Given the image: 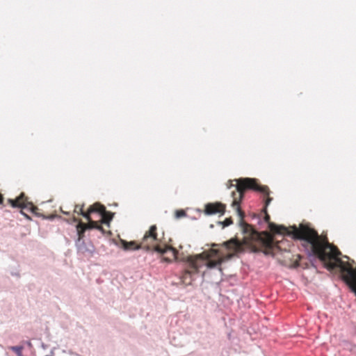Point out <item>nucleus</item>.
Instances as JSON below:
<instances>
[{"label": "nucleus", "mask_w": 356, "mask_h": 356, "mask_svg": "<svg viewBox=\"0 0 356 356\" xmlns=\"http://www.w3.org/2000/svg\"><path fill=\"white\" fill-rule=\"evenodd\" d=\"M186 216V213L183 209L176 210L175 213V216L176 218H181L185 217Z\"/></svg>", "instance_id": "4468645a"}, {"label": "nucleus", "mask_w": 356, "mask_h": 356, "mask_svg": "<svg viewBox=\"0 0 356 356\" xmlns=\"http://www.w3.org/2000/svg\"><path fill=\"white\" fill-rule=\"evenodd\" d=\"M227 188L229 189L234 188V190L232 191V197L233 198L232 207L235 209L238 215L241 216L242 218L245 214L241 209V202L246 191L252 190L261 193L266 196L263 212H266L268 206L273 200V198L269 196V188L267 186L260 185L257 179L254 178L246 177L229 180L227 184Z\"/></svg>", "instance_id": "f03ea898"}, {"label": "nucleus", "mask_w": 356, "mask_h": 356, "mask_svg": "<svg viewBox=\"0 0 356 356\" xmlns=\"http://www.w3.org/2000/svg\"><path fill=\"white\" fill-rule=\"evenodd\" d=\"M73 220H74V222L78 221V220L75 217L73 218Z\"/></svg>", "instance_id": "4be33fe9"}, {"label": "nucleus", "mask_w": 356, "mask_h": 356, "mask_svg": "<svg viewBox=\"0 0 356 356\" xmlns=\"http://www.w3.org/2000/svg\"><path fill=\"white\" fill-rule=\"evenodd\" d=\"M60 211H61V212H62L63 213H64V214H65V215H70V213H69V212L63 211L62 208H60Z\"/></svg>", "instance_id": "aec40b11"}, {"label": "nucleus", "mask_w": 356, "mask_h": 356, "mask_svg": "<svg viewBox=\"0 0 356 356\" xmlns=\"http://www.w3.org/2000/svg\"><path fill=\"white\" fill-rule=\"evenodd\" d=\"M10 349H12L15 353H16L19 356L22 354V347L21 346H12L10 347Z\"/></svg>", "instance_id": "dca6fc26"}, {"label": "nucleus", "mask_w": 356, "mask_h": 356, "mask_svg": "<svg viewBox=\"0 0 356 356\" xmlns=\"http://www.w3.org/2000/svg\"><path fill=\"white\" fill-rule=\"evenodd\" d=\"M88 221V224H85L86 229H96L97 227L98 221H95L92 219L91 216H89V218L86 219Z\"/></svg>", "instance_id": "f8f14e48"}, {"label": "nucleus", "mask_w": 356, "mask_h": 356, "mask_svg": "<svg viewBox=\"0 0 356 356\" xmlns=\"http://www.w3.org/2000/svg\"><path fill=\"white\" fill-rule=\"evenodd\" d=\"M86 227L85 226V223L79 221L78 225H76V231L78 234V240L80 241L84 236V233L86 230Z\"/></svg>", "instance_id": "9b49d317"}, {"label": "nucleus", "mask_w": 356, "mask_h": 356, "mask_svg": "<svg viewBox=\"0 0 356 356\" xmlns=\"http://www.w3.org/2000/svg\"><path fill=\"white\" fill-rule=\"evenodd\" d=\"M233 221L231 218H227L223 222L224 227L229 226V225L232 224Z\"/></svg>", "instance_id": "f3484780"}, {"label": "nucleus", "mask_w": 356, "mask_h": 356, "mask_svg": "<svg viewBox=\"0 0 356 356\" xmlns=\"http://www.w3.org/2000/svg\"><path fill=\"white\" fill-rule=\"evenodd\" d=\"M141 243L142 249L154 251L160 254L170 252L172 258L176 257L177 250L168 245L163 238L158 236L156 225H151L149 229L145 232Z\"/></svg>", "instance_id": "7ed1b4c3"}, {"label": "nucleus", "mask_w": 356, "mask_h": 356, "mask_svg": "<svg viewBox=\"0 0 356 356\" xmlns=\"http://www.w3.org/2000/svg\"><path fill=\"white\" fill-rule=\"evenodd\" d=\"M177 253H178V252L177 251L176 257H175V258H172V254H171V253H170V252H165V253H164L163 254H168V256H167V257H164L163 258V259L164 261H165L171 262L172 261H173V260H176V259H177Z\"/></svg>", "instance_id": "ddd939ff"}, {"label": "nucleus", "mask_w": 356, "mask_h": 356, "mask_svg": "<svg viewBox=\"0 0 356 356\" xmlns=\"http://www.w3.org/2000/svg\"><path fill=\"white\" fill-rule=\"evenodd\" d=\"M99 222H100L98 221V222H97V227L98 228H96V229L99 230V231H101L102 233H106V232L104 231L103 227L101 225H99Z\"/></svg>", "instance_id": "a211bd4d"}, {"label": "nucleus", "mask_w": 356, "mask_h": 356, "mask_svg": "<svg viewBox=\"0 0 356 356\" xmlns=\"http://www.w3.org/2000/svg\"><path fill=\"white\" fill-rule=\"evenodd\" d=\"M264 213L265 214L264 220L266 222L268 223V227L270 232H272L273 234L293 236V238L302 240L303 241L302 245L309 251L310 254L313 255L311 244L303 236V232L305 230L309 229L316 232L318 235H319L317 231L306 225H300L299 228H297L294 226L292 227V231H290L287 227L283 225H277L273 222H270V218L267 212V209L266 210V212Z\"/></svg>", "instance_id": "20e7f679"}, {"label": "nucleus", "mask_w": 356, "mask_h": 356, "mask_svg": "<svg viewBox=\"0 0 356 356\" xmlns=\"http://www.w3.org/2000/svg\"><path fill=\"white\" fill-rule=\"evenodd\" d=\"M99 206L100 208L97 207V209L95 210V213H97L100 216L101 219L99 222L101 224H106L109 227V223L113 218V214L111 212L107 211L106 210V207L99 202Z\"/></svg>", "instance_id": "0eeeda50"}, {"label": "nucleus", "mask_w": 356, "mask_h": 356, "mask_svg": "<svg viewBox=\"0 0 356 356\" xmlns=\"http://www.w3.org/2000/svg\"><path fill=\"white\" fill-rule=\"evenodd\" d=\"M240 225L241 226L243 234H245V243L253 245L254 242L258 243L264 248L263 251L265 254H268L274 246V241L273 237L268 234H266L264 237L256 231L250 225L246 223L243 220L244 216L242 218L239 216Z\"/></svg>", "instance_id": "39448f33"}, {"label": "nucleus", "mask_w": 356, "mask_h": 356, "mask_svg": "<svg viewBox=\"0 0 356 356\" xmlns=\"http://www.w3.org/2000/svg\"><path fill=\"white\" fill-rule=\"evenodd\" d=\"M212 246L213 248L208 251L188 256L184 259L188 265L181 276L183 283L191 284L192 275L197 274L203 266H207L208 268L219 266L223 261L232 259L242 250V244L236 238L230 239L221 245L213 244Z\"/></svg>", "instance_id": "f257e3e1"}, {"label": "nucleus", "mask_w": 356, "mask_h": 356, "mask_svg": "<svg viewBox=\"0 0 356 356\" xmlns=\"http://www.w3.org/2000/svg\"><path fill=\"white\" fill-rule=\"evenodd\" d=\"M225 209L226 205L219 202L208 203L204 207V213L207 215H214L217 213L222 215L225 212Z\"/></svg>", "instance_id": "423d86ee"}, {"label": "nucleus", "mask_w": 356, "mask_h": 356, "mask_svg": "<svg viewBox=\"0 0 356 356\" xmlns=\"http://www.w3.org/2000/svg\"><path fill=\"white\" fill-rule=\"evenodd\" d=\"M3 200H4V198H3V195L0 194V204H3Z\"/></svg>", "instance_id": "6ab92c4d"}, {"label": "nucleus", "mask_w": 356, "mask_h": 356, "mask_svg": "<svg viewBox=\"0 0 356 356\" xmlns=\"http://www.w3.org/2000/svg\"><path fill=\"white\" fill-rule=\"evenodd\" d=\"M15 199L19 200L17 203L20 205L17 206V208L27 209L31 210L33 213L38 214L37 211L38 210V208L28 201V198L24 193H21V194Z\"/></svg>", "instance_id": "6e6552de"}, {"label": "nucleus", "mask_w": 356, "mask_h": 356, "mask_svg": "<svg viewBox=\"0 0 356 356\" xmlns=\"http://www.w3.org/2000/svg\"><path fill=\"white\" fill-rule=\"evenodd\" d=\"M19 200H13V199H8V202L13 207V208H17V206H20L17 202Z\"/></svg>", "instance_id": "2eb2a0df"}, {"label": "nucleus", "mask_w": 356, "mask_h": 356, "mask_svg": "<svg viewBox=\"0 0 356 356\" xmlns=\"http://www.w3.org/2000/svg\"><path fill=\"white\" fill-rule=\"evenodd\" d=\"M55 216H54V215H51L50 216L47 217L46 218H48V219H53V218H55Z\"/></svg>", "instance_id": "412c9836"}, {"label": "nucleus", "mask_w": 356, "mask_h": 356, "mask_svg": "<svg viewBox=\"0 0 356 356\" xmlns=\"http://www.w3.org/2000/svg\"><path fill=\"white\" fill-rule=\"evenodd\" d=\"M120 243L122 245V248L126 251L142 249L141 241L140 242V243H138L136 241H134L127 242L125 240L121 239Z\"/></svg>", "instance_id": "9d476101"}, {"label": "nucleus", "mask_w": 356, "mask_h": 356, "mask_svg": "<svg viewBox=\"0 0 356 356\" xmlns=\"http://www.w3.org/2000/svg\"><path fill=\"white\" fill-rule=\"evenodd\" d=\"M83 207H84V204H82V205L76 204L74 207V213H76L79 215L83 216L86 219H88L89 216H91L92 213H95V210L97 209H96L97 207L100 208V207L99 206V202H96V203L93 204L92 205H91L88 208L87 211H83Z\"/></svg>", "instance_id": "1a4fd4ad"}]
</instances>
